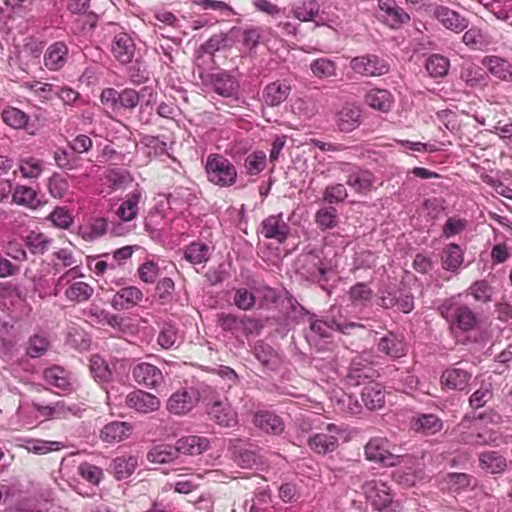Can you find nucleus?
Here are the masks:
<instances>
[{
	"label": "nucleus",
	"mask_w": 512,
	"mask_h": 512,
	"mask_svg": "<svg viewBox=\"0 0 512 512\" xmlns=\"http://www.w3.org/2000/svg\"><path fill=\"white\" fill-rule=\"evenodd\" d=\"M396 446L385 437L371 438L365 446V455L368 460L380 463L386 467H393L409 462L410 456L395 453Z\"/></svg>",
	"instance_id": "nucleus-1"
},
{
	"label": "nucleus",
	"mask_w": 512,
	"mask_h": 512,
	"mask_svg": "<svg viewBox=\"0 0 512 512\" xmlns=\"http://www.w3.org/2000/svg\"><path fill=\"white\" fill-rule=\"evenodd\" d=\"M439 312L450 324L452 331H471L477 324L475 313L467 306L446 300L439 306Z\"/></svg>",
	"instance_id": "nucleus-2"
},
{
	"label": "nucleus",
	"mask_w": 512,
	"mask_h": 512,
	"mask_svg": "<svg viewBox=\"0 0 512 512\" xmlns=\"http://www.w3.org/2000/svg\"><path fill=\"white\" fill-rule=\"evenodd\" d=\"M76 276H83L79 273V267L75 266L63 273L57 281L54 288V295L57 296L60 287L67 285L64 295L66 299L73 303H83L88 301L94 294V288L83 281H72Z\"/></svg>",
	"instance_id": "nucleus-3"
},
{
	"label": "nucleus",
	"mask_w": 512,
	"mask_h": 512,
	"mask_svg": "<svg viewBox=\"0 0 512 512\" xmlns=\"http://www.w3.org/2000/svg\"><path fill=\"white\" fill-rule=\"evenodd\" d=\"M205 170L208 180L219 187H230L236 183V167L226 157L219 154L208 156Z\"/></svg>",
	"instance_id": "nucleus-4"
},
{
	"label": "nucleus",
	"mask_w": 512,
	"mask_h": 512,
	"mask_svg": "<svg viewBox=\"0 0 512 512\" xmlns=\"http://www.w3.org/2000/svg\"><path fill=\"white\" fill-rule=\"evenodd\" d=\"M362 489L376 510L397 512L399 504L393 501L391 488L386 482L380 479L368 480L363 484Z\"/></svg>",
	"instance_id": "nucleus-5"
},
{
	"label": "nucleus",
	"mask_w": 512,
	"mask_h": 512,
	"mask_svg": "<svg viewBox=\"0 0 512 512\" xmlns=\"http://www.w3.org/2000/svg\"><path fill=\"white\" fill-rule=\"evenodd\" d=\"M320 431L308 438L309 448L317 454L331 453L338 447L339 437L346 431L344 426L323 423Z\"/></svg>",
	"instance_id": "nucleus-6"
},
{
	"label": "nucleus",
	"mask_w": 512,
	"mask_h": 512,
	"mask_svg": "<svg viewBox=\"0 0 512 512\" xmlns=\"http://www.w3.org/2000/svg\"><path fill=\"white\" fill-rule=\"evenodd\" d=\"M200 392L193 387H181L174 391L166 401L170 414L183 416L190 413L198 404Z\"/></svg>",
	"instance_id": "nucleus-7"
},
{
	"label": "nucleus",
	"mask_w": 512,
	"mask_h": 512,
	"mask_svg": "<svg viewBox=\"0 0 512 512\" xmlns=\"http://www.w3.org/2000/svg\"><path fill=\"white\" fill-rule=\"evenodd\" d=\"M481 419L464 417L458 425L460 441L469 445L494 444L496 436L491 432H481Z\"/></svg>",
	"instance_id": "nucleus-8"
},
{
	"label": "nucleus",
	"mask_w": 512,
	"mask_h": 512,
	"mask_svg": "<svg viewBox=\"0 0 512 512\" xmlns=\"http://www.w3.org/2000/svg\"><path fill=\"white\" fill-rule=\"evenodd\" d=\"M377 305L384 309L397 308L403 313H410L414 309V299L409 293L392 289L379 290Z\"/></svg>",
	"instance_id": "nucleus-9"
},
{
	"label": "nucleus",
	"mask_w": 512,
	"mask_h": 512,
	"mask_svg": "<svg viewBox=\"0 0 512 512\" xmlns=\"http://www.w3.org/2000/svg\"><path fill=\"white\" fill-rule=\"evenodd\" d=\"M351 69L366 77L381 76L389 71L388 64L376 55L354 57L350 61Z\"/></svg>",
	"instance_id": "nucleus-10"
},
{
	"label": "nucleus",
	"mask_w": 512,
	"mask_h": 512,
	"mask_svg": "<svg viewBox=\"0 0 512 512\" xmlns=\"http://www.w3.org/2000/svg\"><path fill=\"white\" fill-rule=\"evenodd\" d=\"M210 418L223 427H233L237 424V413L226 398L213 397L207 404Z\"/></svg>",
	"instance_id": "nucleus-11"
},
{
	"label": "nucleus",
	"mask_w": 512,
	"mask_h": 512,
	"mask_svg": "<svg viewBox=\"0 0 512 512\" xmlns=\"http://www.w3.org/2000/svg\"><path fill=\"white\" fill-rule=\"evenodd\" d=\"M379 18L390 28L398 29L410 20L408 13L395 0H378Z\"/></svg>",
	"instance_id": "nucleus-12"
},
{
	"label": "nucleus",
	"mask_w": 512,
	"mask_h": 512,
	"mask_svg": "<svg viewBox=\"0 0 512 512\" xmlns=\"http://www.w3.org/2000/svg\"><path fill=\"white\" fill-rule=\"evenodd\" d=\"M259 233L266 239H273L279 243L286 241L290 234V227L284 221L283 214L270 215L260 225Z\"/></svg>",
	"instance_id": "nucleus-13"
},
{
	"label": "nucleus",
	"mask_w": 512,
	"mask_h": 512,
	"mask_svg": "<svg viewBox=\"0 0 512 512\" xmlns=\"http://www.w3.org/2000/svg\"><path fill=\"white\" fill-rule=\"evenodd\" d=\"M125 403L128 408L142 414L157 411L161 405L158 397L143 390L130 392L125 398Z\"/></svg>",
	"instance_id": "nucleus-14"
},
{
	"label": "nucleus",
	"mask_w": 512,
	"mask_h": 512,
	"mask_svg": "<svg viewBox=\"0 0 512 512\" xmlns=\"http://www.w3.org/2000/svg\"><path fill=\"white\" fill-rule=\"evenodd\" d=\"M372 355L369 352H363L353 358L347 377L355 385H359L362 380L373 378L375 370L371 367Z\"/></svg>",
	"instance_id": "nucleus-15"
},
{
	"label": "nucleus",
	"mask_w": 512,
	"mask_h": 512,
	"mask_svg": "<svg viewBox=\"0 0 512 512\" xmlns=\"http://www.w3.org/2000/svg\"><path fill=\"white\" fill-rule=\"evenodd\" d=\"M133 377L135 381L150 389L159 387L164 378L162 371L149 363H140L133 368Z\"/></svg>",
	"instance_id": "nucleus-16"
},
{
	"label": "nucleus",
	"mask_w": 512,
	"mask_h": 512,
	"mask_svg": "<svg viewBox=\"0 0 512 512\" xmlns=\"http://www.w3.org/2000/svg\"><path fill=\"white\" fill-rule=\"evenodd\" d=\"M356 327H362V325L354 322H347L346 320H337L334 317L329 321L313 320L310 323L311 331L322 338L330 337L333 330L347 334L351 329Z\"/></svg>",
	"instance_id": "nucleus-17"
},
{
	"label": "nucleus",
	"mask_w": 512,
	"mask_h": 512,
	"mask_svg": "<svg viewBox=\"0 0 512 512\" xmlns=\"http://www.w3.org/2000/svg\"><path fill=\"white\" fill-rule=\"evenodd\" d=\"M471 377V372L454 366L442 372L440 383L447 389L462 391L468 386Z\"/></svg>",
	"instance_id": "nucleus-18"
},
{
	"label": "nucleus",
	"mask_w": 512,
	"mask_h": 512,
	"mask_svg": "<svg viewBox=\"0 0 512 512\" xmlns=\"http://www.w3.org/2000/svg\"><path fill=\"white\" fill-rule=\"evenodd\" d=\"M111 51L120 63L128 64L134 58L135 43L127 33H119L112 41Z\"/></svg>",
	"instance_id": "nucleus-19"
},
{
	"label": "nucleus",
	"mask_w": 512,
	"mask_h": 512,
	"mask_svg": "<svg viewBox=\"0 0 512 512\" xmlns=\"http://www.w3.org/2000/svg\"><path fill=\"white\" fill-rule=\"evenodd\" d=\"M143 299L142 291L136 286L121 288L113 296L111 305L116 310H127L138 305Z\"/></svg>",
	"instance_id": "nucleus-20"
},
{
	"label": "nucleus",
	"mask_w": 512,
	"mask_h": 512,
	"mask_svg": "<svg viewBox=\"0 0 512 512\" xmlns=\"http://www.w3.org/2000/svg\"><path fill=\"white\" fill-rule=\"evenodd\" d=\"M130 147L136 150L139 155H144L145 161L167 153L166 142L155 136L143 137L140 144L130 142Z\"/></svg>",
	"instance_id": "nucleus-21"
},
{
	"label": "nucleus",
	"mask_w": 512,
	"mask_h": 512,
	"mask_svg": "<svg viewBox=\"0 0 512 512\" xmlns=\"http://www.w3.org/2000/svg\"><path fill=\"white\" fill-rule=\"evenodd\" d=\"M143 199V191L140 188H135L127 194L126 198L122 201L116 211V215L121 221L129 222L136 218L139 211V204Z\"/></svg>",
	"instance_id": "nucleus-22"
},
{
	"label": "nucleus",
	"mask_w": 512,
	"mask_h": 512,
	"mask_svg": "<svg viewBox=\"0 0 512 512\" xmlns=\"http://www.w3.org/2000/svg\"><path fill=\"white\" fill-rule=\"evenodd\" d=\"M210 446L208 438L199 435H189L178 439L175 448L177 454L199 455L207 451Z\"/></svg>",
	"instance_id": "nucleus-23"
},
{
	"label": "nucleus",
	"mask_w": 512,
	"mask_h": 512,
	"mask_svg": "<svg viewBox=\"0 0 512 512\" xmlns=\"http://www.w3.org/2000/svg\"><path fill=\"white\" fill-rule=\"evenodd\" d=\"M68 58V47L64 42L51 44L44 54V65L51 71L60 70Z\"/></svg>",
	"instance_id": "nucleus-24"
},
{
	"label": "nucleus",
	"mask_w": 512,
	"mask_h": 512,
	"mask_svg": "<svg viewBox=\"0 0 512 512\" xmlns=\"http://www.w3.org/2000/svg\"><path fill=\"white\" fill-rule=\"evenodd\" d=\"M253 422L256 427L268 434L279 435L284 431L282 419L270 411H258L254 415Z\"/></svg>",
	"instance_id": "nucleus-25"
},
{
	"label": "nucleus",
	"mask_w": 512,
	"mask_h": 512,
	"mask_svg": "<svg viewBox=\"0 0 512 512\" xmlns=\"http://www.w3.org/2000/svg\"><path fill=\"white\" fill-rule=\"evenodd\" d=\"M131 433L132 426L129 423L113 421L102 428L100 438L102 441L112 444L127 439Z\"/></svg>",
	"instance_id": "nucleus-26"
},
{
	"label": "nucleus",
	"mask_w": 512,
	"mask_h": 512,
	"mask_svg": "<svg viewBox=\"0 0 512 512\" xmlns=\"http://www.w3.org/2000/svg\"><path fill=\"white\" fill-rule=\"evenodd\" d=\"M291 86L286 81H275L268 84L263 91L266 105L275 107L283 103L289 96Z\"/></svg>",
	"instance_id": "nucleus-27"
},
{
	"label": "nucleus",
	"mask_w": 512,
	"mask_h": 512,
	"mask_svg": "<svg viewBox=\"0 0 512 512\" xmlns=\"http://www.w3.org/2000/svg\"><path fill=\"white\" fill-rule=\"evenodd\" d=\"M335 122L340 131L351 132L360 125L361 110L352 105L344 106L337 113Z\"/></svg>",
	"instance_id": "nucleus-28"
},
{
	"label": "nucleus",
	"mask_w": 512,
	"mask_h": 512,
	"mask_svg": "<svg viewBox=\"0 0 512 512\" xmlns=\"http://www.w3.org/2000/svg\"><path fill=\"white\" fill-rule=\"evenodd\" d=\"M138 463L137 455L124 454L113 459L110 468L117 480H124L133 474Z\"/></svg>",
	"instance_id": "nucleus-29"
},
{
	"label": "nucleus",
	"mask_w": 512,
	"mask_h": 512,
	"mask_svg": "<svg viewBox=\"0 0 512 512\" xmlns=\"http://www.w3.org/2000/svg\"><path fill=\"white\" fill-rule=\"evenodd\" d=\"M479 466L490 474L503 473L507 468L506 458L497 451H483L479 454Z\"/></svg>",
	"instance_id": "nucleus-30"
},
{
	"label": "nucleus",
	"mask_w": 512,
	"mask_h": 512,
	"mask_svg": "<svg viewBox=\"0 0 512 512\" xmlns=\"http://www.w3.org/2000/svg\"><path fill=\"white\" fill-rule=\"evenodd\" d=\"M43 378L45 382L60 391H70L72 389V382L70 374L60 366L49 367L44 370Z\"/></svg>",
	"instance_id": "nucleus-31"
},
{
	"label": "nucleus",
	"mask_w": 512,
	"mask_h": 512,
	"mask_svg": "<svg viewBox=\"0 0 512 512\" xmlns=\"http://www.w3.org/2000/svg\"><path fill=\"white\" fill-rule=\"evenodd\" d=\"M378 349L391 358H400L406 354L405 342L400 336L392 332L379 340Z\"/></svg>",
	"instance_id": "nucleus-32"
},
{
	"label": "nucleus",
	"mask_w": 512,
	"mask_h": 512,
	"mask_svg": "<svg viewBox=\"0 0 512 512\" xmlns=\"http://www.w3.org/2000/svg\"><path fill=\"white\" fill-rule=\"evenodd\" d=\"M365 102L375 110L388 112L393 105L394 98L388 90L374 88L366 93Z\"/></svg>",
	"instance_id": "nucleus-33"
},
{
	"label": "nucleus",
	"mask_w": 512,
	"mask_h": 512,
	"mask_svg": "<svg viewBox=\"0 0 512 512\" xmlns=\"http://www.w3.org/2000/svg\"><path fill=\"white\" fill-rule=\"evenodd\" d=\"M435 16L447 29L455 32L463 31L468 25L464 17L444 6L436 8Z\"/></svg>",
	"instance_id": "nucleus-34"
},
{
	"label": "nucleus",
	"mask_w": 512,
	"mask_h": 512,
	"mask_svg": "<svg viewBox=\"0 0 512 512\" xmlns=\"http://www.w3.org/2000/svg\"><path fill=\"white\" fill-rule=\"evenodd\" d=\"M300 262L302 263L303 274L313 281H319L326 273V266L320 256L315 253L303 255Z\"/></svg>",
	"instance_id": "nucleus-35"
},
{
	"label": "nucleus",
	"mask_w": 512,
	"mask_h": 512,
	"mask_svg": "<svg viewBox=\"0 0 512 512\" xmlns=\"http://www.w3.org/2000/svg\"><path fill=\"white\" fill-rule=\"evenodd\" d=\"M234 461L241 468H252L258 463V456L255 451L244 448L242 441L234 439L230 441Z\"/></svg>",
	"instance_id": "nucleus-36"
},
{
	"label": "nucleus",
	"mask_w": 512,
	"mask_h": 512,
	"mask_svg": "<svg viewBox=\"0 0 512 512\" xmlns=\"http://www.w3.org/2000/svg\"><path fill=\"white\" fill-rule=\"evenodd\" d=\"M211 82L214 91L223 96L231 97L236 94L238 82L236 79L226 72L215 73L211 76Z\"/></svg>",
	"instance_id": "nucleus-37"
},
{
	"label": "nucleus",
	"mask_w": 512,
	"mask_h": 512,
	"mask_svg": "<svg viewBox=\"0 0 512 512\" xmlns=\"http://www.w3.org/2000/svg\"><path fill=\"white\" fill-rule=\"evenodd\" d=\"M361 396L364 405L370 410L382 408L385 403V392L379 383H369Z\"/></svg>",
	"instance_id": "nucleus-38"
},
{
	"label": "nucleus",
	"mask_w": 512,
	"mask_h": 512,
	"mask_svg": "<svg viewBox=\"0 0 512 512\" xmlns=\"http://www.w3.org/2000/svg\"><path fill=\"white\" fill-rule=\"evenodd\" d=\"M211 247L203 242L195 241L184 249V259L193 265L206 263L211 256Z\"/></svg>",
	"instance_id": "nucleus-39"
},
{
	"label": "nucleus",
	"mask_w": 512,
	"mask_h": 512,
	"mask_svg": "<svg viewBox=\"0 0 512 512\" xmlns=\"http://www.w3.org/2000/svg\"><path fill=\"white\" fill-rule=\"evenodd\" d=\"M412 429L416 432H422L433 435L443 428L442 420L434 414H423L412 420Z\"/></svg>",
	"instance_id": "nucleus-40"
},
{
	"label": "nucleus",
	"mask_w": 512,
	"mask_h": 512,
	"mask_svg": "<svg viewBox=\"0 0 512 512\" xmlns=\"http://www.w3.org/2000/svg\"><path fill=\"white\" fill-rule=\"evenodd\" d=\"M483 64L495 77L505 81H512V64L508 61L496 56H490L483 60Z\"/></svg>",
	"instance_id": "nucleus-41"
},
{
	"label": "nucleus",
	"mask_w": 512,
	"mask_h": 512,
	"mask_svg": "<svg viewBox=\"0 0 512 512\" xmlns=\"http://www.w3.org/2000/svg\"><path fill=\"white\" fill-rule=\"evenodd\" d=\"M319 11L320 6L316 0H305L294 4L291 8L292 15L301 22L314 21Z\"/></svg>",
	"instance_id": "nucleus-42"
},
{
	"label": "nucleus",
	"mask_w": 512,
	"mask_h": 512,
	"mask_svg": "<svg viewBox=\"0 0 512 512\" xmlns=\"http://www.w3.org/2000/svg\"><path fill=\"white\" fill-rule=\"evenodd\" d=\"M12 200L14 203L36 209L40 206L37 192L28 186L18 185L12 193Z\"/></svg>",
	"instance_id": "nucleus-43"
},
{
	"label": "nucleus",
	"mask_w": 512,
	"mask_h": 512,
	"mask_svg": "<svg viewBox=\"0 0 512 512\" xmlns=\"http://www.w3.org/2000/svg\"><path fill=\"white\" fill-rule=\"evenodd\" d=\"M347 185L354 189L355 192L361 193L372 188L374 176L367 170L353 171L347 178Z\"/></svg>",
	"instance_id": "nucleus-44"
},
{
	"label": "nucleus",
	"mask_w": 512,
	"mask_h": 512,
	"mask_svg": "<svg viewBox=\"0 0 512 512\" xmlns=\"http://www.w3.org/2000/svg\"><path fill=\"white\" fill-rule=\"evenodd\" d=\"M50 348V340L44 333L33 334L26 344V354L31 358L43 356Z\"/></svg>",
	"instance_id": "nucleus-45"
},
{
	"label": "nucleus",
	"mask_w": 512,
	"mask_h": 512,
	"mask_svg": "<svg viewBox=\"0 0 512 512\" xmlns=\"http://www.w3.org/2000/svg\"><path fill=\"white\" fill-rule=\"evenodd\" d=\"M2 121L13 129H24L28 122L29 116L15 107H6L1 112Z\"/></svg>",
	"instance_id": "nucleus-46"
},
{
	"label": "nucleus",
	"mask_w": 512,
	"mask_h": 512,
	"mask_svg": "<svg viewBox=\"0 0 512 512\" xmlns=\"http://www.w3.org/2000/svg\"><path fill=\"white\" fill-rule=\"evenodd\" d=\"M157 343L163 349H171L181 343V336L177 327L171 323H165L159 331Z\"/></svg>",
	"instance_id": "nucleus-47"
},
{
	"label": "nucleus",
	"mask_w": 512,
	"mask_h": 512,
	"mask_svg": "<svg viewBox=\"0 0 512 512\" xmlns=\"http://www.w3.org/2000/svg\"><path fill=\"white\" fill-rule=\"evenodd\" d=\"M449 66V60L439 54L429 56L425 64L428 74L434 78L445 76L448 73Z\"/></svg>",
	"instance_id": "nucleus-48"
},
{
	"label": "nucleus",
	"mask_w": 512,
	"mask_h": 512,
	"mask_svg": "<svg viewBox=\"0 0 512 512\" xmlns=\"http://www.w3.org/2000/svg\"><path fill=\"white\" fill-rule=\"evenodd\" d=\"M176 456V448L166 444L157 445L147 453L148 461L156 464L167 463L173 460Z\"/></svg>",
	"instance_id": "nucleus-49"
},
{
	"label": "nucleus",
	"mask_w": 512,
	"mask_h": 512,
	"mask_svg": "<svg viewBox=\"0 0 512 512\" xmlns=\"http://www.w3.org/2000/svg\"><path fill=\"white\" fill-rule=\"evenodd\" d=\"M310 69L313 75L320 79L336 76V64L328 58H318L311 62Z\"/></svg>",
	"instance_id": "nucleus-50"
},
{
	"label": "nucleus",
	"mask_w": 512,
	"mask_h": 512,
	"mask_svg": "<svg viewBox=\"0 0 512 512\" xmlns=\"http://www.w3.org/2000/svg\"><path fill=\"white\" fill-rule=\"evenodd\" d=\"M472 477L465 473H449L443 480V488L452 492H457L471 485Z\"/></svg>",
	"instance_id": "nucleus-51"
},
{
	"label": "nucleus",
	"mask_w": 512,
	"mask_h": 512,
	"mask_svg": "<svg viewBox=\"0 0 512 512\" xmlns=\"http://www.w3.org/2000/svg\"><path fill=\"white\" fill-rule=\"evenodd\" d=\"M108 222L105 218L97 217L87 226L81 228L82 237L86 240H95L107 232Z\"/></svg>",
	"instance_id": "nucleus-52"
},
{
	"label": "nucleus",
	"mask_w": 512,
	"mask_h": 512,
	"mask_svg": "<svg viewBox=\"0 0 512 512\" xmlns=\"http://www.w3.org/2000/svg\"><path fill=\"white\" fill-rule=\"evenodd\" d=\"M266 167V154L263 151H255L245 158L244 168L249 175H258Z\"/></svg>",
	"instance_id": "nucleus-53"
},
{
	"label": "nucleus",
	"mask_w": 512,
	"mask_h": 512,
	"mask_svg": "<svg viewBox=\"0 0 512 512\" xmlns=\"http://www.w3.org/2000/svg\"><path fill=\"white\" fill-rule=\"evenodd\" d=\"M463 263V253L456 244H450L444 250L443 266L451 271L457 270Z\"/></svg>",
	"instance_id": "nucleus-54"
},
{
	"label": "nucleus",
	"mask_w": 512,
	"mask_h": 512,
	"mask_svg": "<svg viewBox=\"0 0 512 512\" xmlns=\"http://www.w3.org/2000/svg\"><path fill=\"white\" fill-rule=\"evenodd\" d=\"M44 167V162L35 157L21 159L19 170L24 178H38Z\"/></svg>",
	"instance_id": "nucleus-55"
},
{
	"label": "nucleus",
	"mask_w": 512,
	"mask_h": 512,
	"mask_svg": "<svg viewBox=\"0 0 512 512\" xmlns=\"http://www.w3.org/2000/svg\"><path fill=\"white\" fill-rule=\"evenodd\" d=\"M26 449L29 452L35 454H46L51 451H57L64 447V445L59 441H46L40 439L29 440L26 443Z\"/></svg>",
	"instance_id": "nucleus-56"
},
{
	"label": "nucleus",
	"mask_w": 512,
	"mask_h": 512,
	"mask_svg": "<svg viewBox=\"0 0 512 512\" xmlns=\"http://www.w3.org/2000/svg\"><path fill=\"white\" fill-rule=\"evenodd\" d=\"M90 370L94 378L100 382L109 381L112 375L105 360L98 355L91 357Z\"/></svg>",
	"instance_id": "nucleus-57"
},
{
	"label": "nucleus",
	"mask_w": 512,
	"mask_h": 512,
	"mask_svg": "<svg viewBox=\"0 0 512 512\" xmlns=\"http://www.w3.org/2000/svg\"><path fill=\"white\" fill-rule=\"evenodd\" d=\"M52 240L41 232L31 231L27 236V244L33 253L43 254L46 252Z\"/></svg>",
	"instance_id": "nucleus-58"
},
{
	"label": "nucleus",
	"mask_w": 512,
	"mask_h": 512,
	"mask_svg": "<svg viewBox=\"0 0 512 512\" xmlns=\"http://www.w3.org/2000/svg\"><path fill=\"white\" fill-rule=\"evenodd\" d=\"M79 475L88 483L98 485L103 479V470L91 463L84 462L78 467Z\"/></svg>",
	"instance_id": "nucleus-59"
},
{
	"label": "nucleus",
	"mask_w": 512,
	"mask_h": 512,
	"mask_svg": "<svg viewBox=\"0 0 512 512\" xmlns=\"http://www.w3.org/2000/svg\"><path fill=\"white\" fill-rule=\"evenodd\" d=\"M48 190L51 196L61 199L69 190V182L64 176L54 173L48 179Z\"/></svg>",
	"instance_id": "nucleus-60"
},
{
	"label": "nucleus",
	"mask_w": 512,
	"mask_h": 512,
	"mask_svg": "<svg viewBox=\"0 0 512 512\" xmlns=\"http://www.w3.org/2000/svg\"><path fill=\"white\" fill-rule=\"evenodd\" d=\"M315 221L321 229H332L338 222L337 210L334 207L322 208L316 213Z\"/></svg>",
	"instance_id": "nucleus-61"
},
{
	"label": "nucleus",
	"mask_w": 512,
	"mask_h": 512,
	"mask_svg": "<svg viewBox=\"0 0 512 512\" xmlns=\"http://www.w3.org/2000/svg\"><path fill=\"white\" fill-rule=\"evenodd\" d=\"M292 111L299 117L310 119L317 112V106L311 98H299L292 104Z\"/></svg>",
	"instance_id": "nucleus-62"
},
{
	"label": "nucleus",
	"mask_w": 512,
	"mask_h": 512,
	"mask_svg": "<svg viewBox=\"0 0 512 512\" xmlns=\"http://www.w3.org/2000/svg\"><path fill=\"white\" fill-rule=\"evenodd\" d=\"M372 290L363 283L351 287L349 296L354 305H365L372 298Z\"/></svg>",
	"instance_id": "nucleus-63"
},
{
	"label": "nucleus",
	"mask_w": 512,
	"mask_h": 512,
	"mask_svg": "<svg viewBox=\"0 0 512 512\" xmlns=\"http://www.w3.org/2000/svg\"><path fill=\"white\" fill-rule=\"evenodd\" d=\"M55 227L67 229L73 223V217L64 207H56L47 218Z\"/></svg>",
	"instance_id": "nucleus-64"
}]
</instances>
